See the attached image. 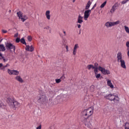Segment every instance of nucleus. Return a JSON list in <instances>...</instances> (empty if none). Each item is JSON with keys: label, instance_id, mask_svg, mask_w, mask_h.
<instances>
[{"label": "nucleus", "instance_id": "58836bf2", "mask_svg": "<svg viewBox=\"0 0 129 129\" xmlns=\"http://www.w3.org/2000/svg\"><path fill=\"white\" fill-rule=\"evenodd\" d=\"M1 70L3 71H6L7 70V68L4 66L3 67V68L1 69Z\"/></svg>", "mask_w": 129, "mask_h": 129}, {"label": "nucleus", "instance_id": "f3484780", "mask_svg": "<svg viewBox=\"0 0 129 129\" xmlns=\"http://www.w3.org/2000/svg\"><path fill=\"white\" fill-rule=\"evenodd\" d=\"M83 17L81 16V15H79L78 18V21L77 23L79 24H82L83 22Z\"/></svg>", "mask_w": 129, "mask_h": 129}, {"label": "nucleus", "instance_id": "b1692460", "mask_svg": "<svg viewBox=\"0 0 129 129\" xmlns=\"http://www.w3.org/2000/svg\"><path fill=\"white\" fill-rule=\"evenodd\" d=\"M20 42H21V43H22V44H23L24 45H25L26 46H27V43H26V41L25 40V38H22L20 40Z\"/></svg>", "mask_w": 129, "mask_h": 129}, {"label": "nucleus", "instance_id": "ea45409f", "mask_svg": "<svg viewBox=\"0 0 129 129\" xmlns=\"http://www.w3.org/2000/svg\"><path fill=\"white\" fill-rule=\"evenodd\" d=\"M20 41H21L20 39V38L18 37L16 38V43H20Z\"/></svg>", "mask_w": 129, "mask_h": 129}, {"label": "nucleus", "instance_id": "6e6552de", "mask_svg": "<svg viewBox=\"0 0 129 129\" xmlns=\"http://www.w3.org/2000/svg\"><path fill=\"white\" fill-rule=\"evenodd\" d=\"M6 48L7 50L10 51V52H15L16 51V46L10 42H6Z\"/></svg>", "mask_w": 129, "mask_h": 129}, {"label": "nucleus", "instance_id": "4468645a", "mask_svg": "<svg viewBox=\"0 0 129 129\" xmlns=\"http://www.w3.org/2000/svg\"><path fill=\"white\" fill-rule=\"evenodd\" d=\"M26 51H29V52H33L34 51V47L32 45L30 46V45H26L25 48Z\"/></svg>", "mask_w": 129, "mask_h": 129}, {"label": "nucleus", "instance_id": "3c124183", "mask_svg": "<svg viewBox=\"0 0 129 129\" xmlns=\"http://www.w3.org/2000/svg\"><path fill=\"white\" fill-rule=\"evenodd\" d=\"M78 28H79V29L81 28V25L80 24L78 25Z\"/></svg>", "mask_w": 129, "mask_h": 129}, {"label": "nucleus", "instance_id": "ddd939ff", "mask_svg": "<svg viewBox=\"0 0 129 129\" xmlns=\"http://www.w3.org/2000/svg\"><path fill=\"white\" fill-rule=\"evenodd\" d=\"M119 4H118V3H116L114 4V5L112 7V9L110 11V13L111 14H113V13H114V11H115V10H116V9H117V8H118V7H119Z\"/></svg>", "mask_w": 129, "mask_h": 129}, {"label": "nucleus", "instance_id": "37998d69", "mask_svg": "<svg viewBox=\"0 0 129 129\" xmlns=\"http://www.w3.org/2000/svg\"><path fill=\"white\" fill-rule=\"evenodd\" d=\"M126 47H129V41L126 42Z\"/></svg>", "mask_w": 129, "mask_h": 129}, {"label": "nucleus", "instance_id": "1a4fd4ad", "mask_svg": "<svg viewBox=\"0 0 129 129\" xmlns=\"http://www.w3.org/2000/svg\"><path fill=\"white\" fill-rule=\"evenodd\" d=\"M99 71H101L103 75H109V74H110V71L108 70H105V69L100 66L99 67Z\"/></svg>", "mask_w": 129, "mask_h": 129}, {"label": "nucleus", "instance_id": "72a5a7b5", "mask_svg": "<svg viewBox=\"0 0 129 129\" xmlns=\"http://www.w3.org/2000/svg\"><path fill=\"white\" fill-rule=\"evenodd\" d=\"M27 39H28V41H29V42H31V41H32V36H28L27 37Z\"/></svg>", "mask_w": 129, "mask_h": 129}, {"label": "nucleus", "instance_id": "423d86ee", "mask_svg": "<svg viewBox=\"0 0 129 129\" xmlns=\"http://www.w3.org/2000/svg\"><path fill=\"white\" fill-rule=\"evenodd\" d=\"M9 104L12 108H17V107H20L21 104L18 101H15L12 99H9Z\"/></svg>", "mask_w": 129, "mask_h": 129}, {"label": "nucleus", "instance_id": "f03ea898", "mask_svg": "<svg viewBox=\"0 0 129 129\" xmlns=\"http://www.w3.org/2000/svg\"><path fill=\"white\" fill-rule=\"evenodd\" d=\"M61 98H62V96L61 94L57 92V93L53 96V97H51L49 99V101L51 103H55L56 104H58V103L61 100Z\"/></svg>", "mask_w": 129, "mask_h": 129}, {"label": "nucleus", "instance_id": "0eeeda50", "mask_svg": "<svg viewBox=\"0 0 129 129\" xmlns=\"http://www.w3.org/2000/svg\"><path fill=\"white\" fill-rule=\"evenodd\" d=\"M122 57L121 55V53L119 52L117 53V62H120L121 67L122 68H124V69H125L126 68V67L125 66V62L122 59Z\"/></svg>", "mask_w": 129, "mask_h": 129}, {"label": "nucleus", "instance_id": "e433bc0d", "mask_svg": "<svg viewBox=\"0 0 129 129\" xmlns=\"http://www.w3.org/2000/svg\"><path fill=\"white\" fill-rule=\"evenodd\" d=\"M4 58V55H3V53L0 52V61L1 60H3V58Z\"/></svg>", "mask_w": 129, "mask_h": 129}, {"label": "nucleus", "instance_id": "aec40b11", "mask_svg": "<svg viewBox=\"0 0 129 129\" xmlns=\"http://www.w3.org/2000/svg\"><path fill=\"white\" fill-rule=\"evenodd\" d=\"M105 26L107 27V28H109L110 27H112V22H108L105 24Z\"/></svg>", "mask_w": 129, "mask_h": 129}, {"label": "nucleus", "instance_id": "a18cd8bd", "mask_svg": "<svg viewBox=\"0 0 129 129\" xmlns=\"http://www.w3.org/2000/svg\"><path fill=\"white\" fill-rule=\"evenodd\" d=\"M65 79V77H64V75L62 77H60V79H62V80H64Z\"/></svg>", "mask_w": 129, "mask_h": 129}, {"label": "nucleus", "instance_id": "de8ad7c7", "mask_svg": "<svg viewBox=\"0 0 129 129\" xmlns=\"http://www.w3.org/2000/svg\"><path fill=\"white\" fill-rule=\"evenodd\" d=\"M18 36H19V33H16V34H15L14 37H18Z\"/></svg>", "mask_w": 129, "mask_h": 129}, {"label": "nucleus", "instance_id": "f704fd0d", "mask_svg": "<svg viewBox=\"0 0 129 129\" xmlns=\"http://www.w3.org/2000/svg\"><path fill=\"white\" fill-rule=\"evenodd\" d=\"M56 83H60L61 82V79H55Z\"/></svg>", "mask_w": 129, "mask_h": 129}, {"label": "nucleus", "instance_id": "4be33fe9", "mask_svg": "<svg viewBox=\"0 0 129 129\" xmlns=\"http://www.w3.org/2000/svg\"><path fill=\"white\" fill-rule=\"evenodd\" d=\"M90 6H91V2L89 1L88 2L87 5L86 6L85 10H88V9L90 8Z\"/></svg>", "mask_w": 129, "mask_h": 129}, {"label": "nucleus", "instance_id": "2f4dec72", "mask_svg": "<svg viewBox=\"0 0 129 129\" xmlns=\"http://www.w3.org/2000/svg\"><path fill=\"white\" fill-rule=\"evenodd\" d=\"M124 29H125V32H126V33H129V29H128V27H127V26H125L124 27Z\"/></svg>", "mask_w": 129, "mask_h": 129}, {"label": "nucleus", "instance_id": "c03bdc74", "mask_svg": "<svg viewBox=\"0 0 129 129\" xmlns=\"http://www.w3.org/2000/svg\"><path fill=\"white\" fill-rule=\"evenodd\" d=\"M3 33H4V34H6V33H8V31L7 30H2Z\"/></svg>", "mask_w": 129, "mask_h": 129}, {"label": "nucleus", "instance_id": "412c9836", "mask_svg": "<svg viewBox=\"0 0 129 129\" xmlns=\"http://www.w3.org/2000/svg\"><path fill=\"white\" fill-rule=\"evenodd\" d=\"M6 47H5V45L4 44H0V52L1 51H2V52H5L6 51Z\"/></svg>", "mask_w": 129, "mask_h": 129}, {"label": "nucleus", "instance_id": "7ed1b4c3", "mask_svg": "<svg viewBox=\"0 0 129 129\" xmlns=\"http://www.w3.org/2000/svg\"><path fill=\"white\" fill-rule=\"evenodd\" d=\"M93 112V110H90V108L87 109H85L81 113V116H82V119L85 118H89V116H91Z\"/></svg>", "mask_w": 129, "mask_h": 129}, {"label": "nucleus", "instance_id": "473e14b6", "mask_svg": "<svg viewBox=\"0 0 129 129\" xmlns=\"http://www.w3.org/2000/svg\"><path fill=\"white\" fill-rule=\"evenodd\" d=\"M94 68H97V69H99V67H98V63L97 62L95 63Z\"/></svg>", "mask_w": 129, "mask_h": 129}, {"label": "nucleus", "instance_id": "a878e982", "mask_svg": "<svg viewBox=\"0 0 129 129\" xmlns=\"http://www.w3.org/2000/svg\"><path fill=\"white\" fill-rule=\"evenodd\" d=\"M90 90L91 92H93L95 90V86L92 85L90 88Z\"/></svg>", "mask_w": 129, "mask_h": 129}, {"label": "nucleus", "instance_id": "603ef678", "mask_svg": "<svg viewBox=\"0 0 129 129\" xmlns=\"http://www.w3.org/2000/svg\"><path fill=\"white\" fill-rule=\"evenodd\" d=\"M66 48L67 49V51L68 52V45H66Z\"/></svg>", "mask_w": 129, "mask_h": 129}, {"label": "nucleus", "instance_id": "9d476101", "mask_svg": "<svg viewBox=\"0 0 129 129\" xmlns=\"http://www.w3.org/2000/svg\"><path fill=\"white\" fill-rule=\"evenodd\" d=\"M90 14H91V10H87L84 12V19L85 21L87 20V19L89 18V16H90Z\"/></svg>", "mask_w": 129, "mask_h": 129}, {"label": "nucleus", "instance_id": "c85d7f7f", "mask_svg": "<svg viewBox=\"0 0 129 129\" xmlns=\"http://www.w3.org/2000/svg\"><path fill=\"white\" fill-rule=\"evenodd\" d=\"M2 60H3V62L4 63H6V62H8V61H9V59L5 57L4 56H3V58H2Z\"/></svg>", "mask_w": 129, "mask_h": 129}, {"label": "nucleus", "instance_id": "dca6fc26", "mask_svg": "<svg viewBox=\"0 0 129 129\" xmlns=\"http://www.w3.org/2000/svg\"><path fill=\"white\" fill-rule=\"evenodd\" d=\"M16 80L17 81H18V82H20V83H23L24 82V80H23V79L20 76H17L15 77Z\"/></svg>", "mask_w": 129, "mask_h": 129}, {"label": "nucleus", "instance_id": "4c0bfd02", "mask_svg": "<svg viewBox=\"0 0 129 129\" xmlns=\"http://www.w3.org/2000/svg\"><path fill=\"white\" fill-rule=\"evenodd\" d=\"M27 19H28V18L25 16L24 18L22 17V18H21V20H22V22H25L26 20H27Z\"/></svg>", "mask_w": 129, "mask_h": 129}, {"label": "nucleus", "instance_id": "79ce46f5", "mask_svg": "<svg viewBox=\"0 0 129 129\" xmlns=\"http://www.w3.org/2000/svg\"><path fill=\"white\" fill-rule=\"evenodd\" d=\"M3 106H4V105L3 104V102H2V101H0V108L3 107Z\"/></svg>", "mask_w": 129, "mask_h": 129}, {"label": "nucleus", "instance_id": "9b49d317", "mask_svg": "<svg viewBox=\"0 0 129 129\" xmlns=\"http://www.w3.org/2000/svg\"><path fill=\"white\" fill-rule=\"evenodd\" d=\"M8 73L10 75H19L20 74V72L17 70H11L10 69L8 70Z\"/></svg>", "mask_w": 129, "mask_h": 129}, {"label": "nucleus", "instance_id": "bb28decb", "mask_svg": "<svg viewBox=\"0 0 129 129\" xmlns=\"http://www.w3.org/2000/svg\"><path fill=\"white\" fill-rule=\"evenodd\" d=\"M93 69H94V72L95 73V75H97V73H98V69H97V68H93Z\"/></svg>", "mask_w": 129, "mask_h": 129}, {"label": "nucleus", "instance_id": "6e6d98bb", "mask_svg": "<svg viewBox=\"0 0 129 129\" xmlns=\"http://www.w3.org/2000/svg\"><path fill=\"white\" fill-rule=\"evenodd\" d=\"M96 7V4H95L93 6V8H95Z\"/></svg>", "mask_w": 129, "mask_h": 129}, {"label": "nucleus", "instance_id": "49530a36", "mask_svg": "<svg viewBox=\"0 0 129 129\" xmlns=\"http://www.w3.org/2000/svg\"><path fill=\"white\" fill-rule=\"evenodd\" d=\"M41 125H40L38 127L36 128V129H41Z\"/></svg>", "mask_w": 129, "mask_h": 129}, {"label": "nucleus", "instance_id": "4d7b16f0", "mask_svg": "<svg viewBox=\"0 0 129 129\" xmlns=\"http://www.w3.org/2000/svg\"><path fill=\"white\" fill-rule=\"evenodd\" d=\"M76 0H73V3H75V1H76Z\"/></svg>", "mask_w": 129, "mask_h": 129}, {"label": "nucleus", "instance_id": "5fc2aeb1", "mask_svg": "<svg viewBox=\"0 0 129 129\" xmlns=\"http://www.w3.org/2000/svg\"><path fill=\"white\" fill-rule=\"evenodd\" d=\"M3 40H4V39H2L0 40V44H1V43H2Z\"/></svg>", "mask_w": 129, "mask_h": 129}, {"label": "nucleus", "instance_id": "052dcab7", "mask_svg": "<svg viewBox=\"0 0 129 129\" xmlns=\"http://www.w3.org/2000/svg\"><path fill=\"white\" fill-rule=\"evenodd\" d=\"M126 1H127V2H128L129 0H126Z\"/></svg>", "mask_w": 129, "mask_h": 129}, {"label": "nucleus", "instance_id": "c9c22d12", "mask_svg": "<svg viewBox=\"0 0 129 129\" xmlns=\"http://www.w3.org/2000/svg\"><path fill=\"white\" fill-rule=\"evenodd\" d=\"M126 3H127V0H124V1H123L121 2V4L122 5H124L125 4H126Z\"/></svg>", "mask_w": 129, "mask_h": 129}, {"label": "nucleus", "instance_id": "20e7f679", "mask_svg": "<svg viewBox=\"0 0 129 129\" xmlns=\"http://www.w3.org/2000/svg\"><path fill=\"white\" fill-rule=\"evenodd\" d=\"M82 122L85 127V128H90L92 126V119L88 118H85L82 119L81 120Z\"/></svg>", "mask_w": 129, "mask_h": 129}, {"label": "nucleus", "instance_id": "39448f33", "mask_svg": "<svg viewBox=\"0 0 129 129\" xmlns=\"http://www.w3.org/2000/svg\"><path fill=\"white\" fill-rule=\"evenodd\" d=\"M105 97L110 101H114L115 103H118L119 102V98L118 96H115L111 94H110L107 96H105Z\"/></svg>", "mask_w": 129, "mask_h": 129}, {"label": "nucleus", "instance_id": "7c9ffc66", "mask_svg": "<svg viewBox=\"0 0 129 129\" xmlns=\"http://www.w3.org/2000/svg\"><path fill=\"white\" fill-rule=\"evenodd\" d=\"M119 24V21H117L115 22H112V26H115V25H118Z\"/></svg>", "mask_w": 129, "mask_h": 129}, {"label": "nucleus", "instance_id": "f257e3e1", "mask_svg": "<svg viewBox=\"0 0 129 129\" xmlns=\"http://www.w3.org/2000/svg\"><path fill=\"white\" fill-rule=\"evenodd\" d=\"M39 94L37 98V101L41 104H44L47 101L48 99L47 98V93L43 92L42 90L39 91Z\"/></svg>", "mask_w": 129, "mask_h": 129}, {"label": "nucleus", "instance_id": "bf43d9fd", "mask_svg": "<svg viewBox=\"0 0 129 129\" xmlns=\"http://www.w3.org/2000/svg\"><path fill=\"white\" fill-rule=\"evenodd\" d=\"M11 10H10V11H9V12H10V13H11Z\"/></svg>", "mask_w": 129, "mask_h": 129}, {"label": "nucleus", "instance_id": "864d4df0", "mask_svg": "<svg viewBox=\"0 0 129 129\" xmlns=\"http://www.w3.org/2000/svg\"><path fill=\"white\" fill-rule=\"evenodd\" d=\"M63 33L64 34V36H66V31H63Z\"/></svg>", "mask_w": 129, "mask_h": 129}, {"label": "nucleus", "instance_id": "cd10ccee", "mask_svg": "<svg viewBox=\"0 0 129 129\" xmlns=\"http://www.w3.org/2000/svg\"><path fill=\"white\" fill-rule=\"evenodd\" d=\"M124 129H129V123L126 122L124 125Z\"/></svg>", "mask_w": 129, "mask_h": 129}, {"label": "nucleus", "instance_id": "a19ab883", "mask_svg": "<svg viewBox=\"0 0 129 129\" xmlns=\"http://www.w3.org/2000/svg\"><path fill=\"white\" fill-rule=\"evenodd\" d=\"M100 76H101V75H100V74H97V75H96V77L97 78H99Z\"/></svg>", "mask_w": 129, "mask_h": 129}, {"label": "nucleus", "instance_id": "6ab92c4d", "mask_svg": "<svg viewBox=\"0 0 129 129\" xmlns=\"http://www.w3.org/2000/svg\"><path fill=\"white\" fill-rule=\"evenodd\" d=\"M107 85H108V86H109L110 87V88H113V85H112V83H111V81L107 79Z\"/></svg>", "mask_w": 129, "mask_h": 129}, {"label": "nucleus", "instance_id": "5701e85b", "mask_svg": "<svg viewBox=\"0 0 129 129\" xmlns=\"http://www.w3.org/2000/svg\"><path fill=\"white\" fill-rule=\"evenodd\" d=\"M18 17H19V19H21L23 18V14H22V12L19 11L17 12Z\"/></svg>", "mask_w": 129, "mask_h": 129}, {"label": "nucleus", "instance_id": "a211bd4d", "mask_svg": "<svg viewBox=\"0 0 129 129\" xmlns=\"http://www.w3.org/2000/svg\"><path fill=\"white\" fill-rule=\"evenodd\" d=\"M45 16L47 20H50L51 19V15H50V11H46L45 12Z\"/></svg>", "mask_w": 129, "mask_h": 129}, {"label": "nucleus", "instance_id": "f8f14e48", "mask_svg": "<svg viewBox=\"0 0 129 129\" xmlns=\"http://www.w3.org/2000/svg\"><path fill=\"white\" fill-rule=\"evenodd\" d=\"M58 91L54 90V89H51L49 90L48 92V96L49 97H54V95H56Z\"/></svg>", "mask_w": 129, "mask_h": 129}, {"label": "nucleus", "instance_id": "8fccbe9b", "mask_svg": "<svg viewBox=\"0 0 129 129\" xmlns=\"http://www.w3.org/2000/svg\"><path fill=\"white\" fill-rule=\"evenodd\" d=\"M4 67V66H3V63H0V68H2V67Z\"/></svg>", "mask_w": 129, "mask_h": 129}, {"label": "nucleus", "instance_id": "09e8293b", "mask_svg": "<svg viewBox=\"0 0 129 129\" xmlns=\"http://www.w3.org/2000/svg\"><path fill=\"white\" fill-rule=\"evenodd\" d=\"M6 68L7 67H10V64L7 63L6 66H5Z\"/></svg>", "mask_w": 129, "mask_h": 129}, {"label": "nucleus", "instance_id": "393cba45", "mask_svg": "<svg viewBox=\"0 0 129 129\" xmlns=\"http://www.w3.org/2000/svg\"><path fill=\"white\" fill-rule=\"evenodd\" d=\"M87 68L88 69V70H90V69H93V68H94V66L92 64H89L87 66Z\"/></svg>", "mask_w": 129, "mask_h": 129}, {"label": "nucleus", "instance_id": "c756f323", "mask_svg": "<svg viewBox=\"0 0 129 129\" xmlns=\"http://www.w3.org/2000/svg\"><path fill=\"white\" fill-rule=\"evenodd\" d=\"M105 5H106V1L104 2L100 6L101 9L102 8H104L105 7Z\"/></svg>", "mask_w": 129, "mask_h": 129}, {"label": "nucleus", "instance_id": "2eb2a0df", "mask_svg": "<svg viewBox=\"0 0 129 129\" xmlns=\"http://www.w3.org/2000/svg\"><path fill=\"white\" fill-rule=\"evenodd\" d=\"M78 48H79V46L78 45V44H76L74 46V50H73L74 55H76V53L77 52V49H78Z\"/></svg>", "mask_w": 129, "mask_h": 129}, {"label": "nucleus", "instance_id": "13d9d810", "mask_svg": "<svg viewBox=\"0 0 129 129\" xmlns=\"http://www.w3.org/2000/svg\"><path fill=\"white\" fill-rule=\"evenodd\" d=\"M93 9H94V8L93 7V8H92L91 10H93Z\"/></svg>", "mask_w": 129, "mask_h": 129}]
</instances>
